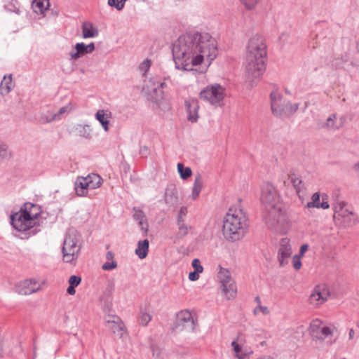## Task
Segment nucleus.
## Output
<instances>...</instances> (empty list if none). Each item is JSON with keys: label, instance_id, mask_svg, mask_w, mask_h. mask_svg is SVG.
Here are the masks:
<instances>
[{"label": "nucleus", "instance_id": "nucleus-1", "mask_svg": "<svg viewBox=\"0 0 359 359\" xmlns=\"http://www.w3.org/2000/svg\"><path fill=\"white\" fill-rule=\"evenodd\" d=\"M172 52L176 69L191 71L202 63L210 66L217 55V43L206 32L192 31L175 41Z\"/></svg>", "mask_w": 359, "mask_h": 359}, {"label": "nucleus", "instance_id": "nucleus-2", "mask_svg": "<svg viewBox=\"0 0 359 359\" xmlns=\"http://www.w3.org/2000/svg\"><path fill=\"white\" fill-rule=\"evenodd\" d=\"M266 45L262 36L255 34L248 41L245 76L248 82L259 79L266 70Z\"/></svg>", "mask_w": 359, "mask_h": 359}, {"label": "nucleus", "instance_id": "nucleus-3", "mask_svg": "<svg viewBox=\"0 0 359 359\" xmlns=\"http://www.w3.org/2000/svg\"><path fill=\"white\" fill-rule=\"evenodd\" d=\"M260 201L264 206V220L269 228L276 231L280 217V208L278 205L280 195L273 184L269 182L263 184L261 187Z\"/></svg>", "mask_w": 359, "mask_h": 359}, {"label": "nucleus", "instance_id": "nucleus-4", "mask_svg": "<svg viewBox=\"0 0 359 359\" xmlns=\"http://www.w3.org/2000/svg\"><path fill=\"white\" fill-rule=\"evenodd\" d=\"M248 228V217L240 205L231 207L223 219L222 231L229 241L244 237Z\"/></svg>", "mask_w": 359, "mask_h": 359}, {"label": "nucleus", "instance_id": "nucleus-5", "mask_svg": "<svg viewBox=\"0 0 359 359\" xmlns=\"http://www.w3.org/2000/svg\"><path fill=\"white\" fill-rule=\"evenodd\" d=\"M28 206L33 207L32 204H26L25 208L11 215V223L15 229L25 234V238L36 235L40 229L38 228L37 214L32 215L28 211Z\"/></svg>", "mask_w": 359, "mask_h": 359}, {"label": "nucleus", "instance_id": "nucleus-6", "mask_svg": "<svg viewBox=\"0 0 359 359\" xmlns=\"http://www.w3.org/2000/svg\"><path fill=\"white\" fill-rule=\"evenodd\" d=\"M270 102L272 114L280 118L290 117L299 107V103L293 104L284 100L282 93L278 90H274L270 93Z\"/></svg>", "mask_w": 359, "mask_h": 359}, {"label": "nucleus", "instance_id": "nucleus-7", "mask_svg": "<svg viewBox=\"0 0 359 359\" xmlns=\"http://www.w3.org/2000/svg\"><path fill=\"white\" fill-rule=\"evenodd\" d=\"M80 235L74 229H70L66 233L62 247L63 261L67 263H75L81 250Z\"/></svg>", "mask_w": 359, "mask_h": 359}, {"label": "nucleus", "instance_id": "nucleus-8", "mask_svg": "<svg viewBox=\"0 0 359 359\" xmlns=\"http://www.w3.org/2000/svg\"><path fill=\"white\" fill-rule=\"evenodd\" d=\"M201 100L215 107H222L226 97V89L218 83L207 86L199 94Z\"/></svg>", "mask_w": 359, "mask_h": 359}, {"label": "nucleus", "instance_id": "nucleus-9", "mask_svg": "<svg viewBox=\"0 0 359 359\" xmlns=\"http://www.w3.org/2000/svg\"><path fill=\"white\" fill-rule=\"evenodd\" d=\"M196 325V320L194 318L190 311L183 310L177 314L175 329L177 330L194 332Z\"/></svg>", "mask_w": 359, "mask_h": 359}, {"label": "nucleus", "instance_id": "nucleus-10", "mask_svg": "<svg viewBox=\"0 0 359 359\" xmlns=\"http://www.w3.org/2000/svg\"><path fill=\"white\" fill-rule=\"evenodd\" d=\"M111 304H107L104 307L105 313H110ZM104 323L106 327L110 329L114 334L121 337L124 332V324L121 319L116 315L108 313L104 318Z\"/></svg>", "mask_w": 359, "mask_h": 359}, {"label": "nucleus", "instance_id": "nucleus-11", "mask_svg": "<svg viewBox=\"0 0 359 359\" xmlns=\"http://www.w3.org/2000/svg\"><path fill=\"white\" fill-rule=\"evenodd\" d=\"M309 332L313 339L323 341L332 335L333 328L325 325L320 320L315 319L310 324Z\"/></svg>", "mask_w": 359, "mask_h": 359}, {"label": "nucleus", "instance_id": "nucleus-12", "mask_svg": "<svg viewBox=\"0 0 359 359\" xmlns=\"http://www.w3.org/2000/svg\"><path fill=\"white\" fill-rule=\"evenodd\" d=\"M41 285L34 278L26 279L18 283L15 285V291L19 294L28 295L38 292Z\"/></svg>", "mask_w": 359, "mask_h": 359}, {"label": "nucleus", "instance_id": "nucleus-13", "mask_svg": "<svg viewBox=\"0 0 359 359\" xmlns=\"http://www.w3.org/2000/svg\"><path fill=\"white\" fill-rule=\"evenodd\" d=\"M165 86V82L162 81L161 79L158 78H151L146 83L144 89L147 93L150 95L154 94L155 95L154 100L157 102L163 97V88Z\"/></svg>", "mask_w": 359, "mask_h": 359}, {"label": "nucleus", "instance_id": "nucleus-14", "mask_svg": "<svg viewBox=\"0 0 359 359\" xmlns=\"http://www.w3.org/2000/svg\"><path fill=\"white\" fill-rule=\"evenodd\" d=\"M292 255V248L290 241L287 238H282L278 249V261L281 266H285L289 262Z\"/></svg>", "mask_w": 359, "mask_h": 359}, {"label": "nucleus", "instance_id": "nucleus-15", "mask_svg": "<svg viewBox=\"0 0 359 359\" xmlns=\"http://www.w3.org/2000/svg\"><path fill=\"white\" fill-rule=\"evenodd\" d=\"M329 295V291L325 285H318L310 295L309 302L311 304L318 306L324 303Z\"/></svg>", "mask_w": 359, "mask_h": 359}, {"label": "nucleus", "instance_id": "nucleus-16", "mask_svg": "<svg viewBox=\"0 0 359 359\" xmlns=\"http://www.w3.org/2000/svg\"><path fill=\"white\" fill-rule=\"evenodd\" d=\"M184 107L187 113V120L196 123L198 119L199 103L196 98H188L184 100Z\"/></svg>", "mask_w": 359, "mask_h": 359}, {"label": "nucleus", "instance_id": "nucleus-17", "mask_svg": "<svg viewBox=\"0 0 359 359\" xmlns=\"http://www.w3.org/2000/svg\"><path fill=\"white\" fill-rule=\"evenodd\" d=\"M86 177H78L74 182L76 194L79 197H84L88 195L89 184Z\"/></svg>", "mask_w": 359, "mask_h": 359}, {"label": "nucleus", "instance_id": "nucleus-18", "mask_svg": "<svg viewBox=\"0 0 359 359\" xmlns=\"http://www.w3.org/2000/svg\"><path fill=\"white\" fill-rule=\"evenodd\" d=\"M73 110L74 106L71 102H69L67 105L60 107L57 113H52L50 119L46 118V121L52 122L60 121L65 114H69Z\"/></svg>", "mask_w": 359, "mask_h": 359}, {"label": "nucleus", "instance_id": "nucleus-19", "mask_svg": "<svg viewBox=\"0 0 359 359\" xmlns=\"http://www.w3.org/2000/svg\"><path fill=\"white\" fill-rule=\"evenodd\" d=\"M89 54L86 45L83 43H77L74 46V50L69 53V57L72 60H77L83 55Z\"/></svg>", "mask_w": 359, "mask_h": 359}, {"label": "nucleus", "instance_id": "nucleus-20", "mask_svg": "<svg viewBox=\"0 0 359 359\" xmlns=\"http://www.w3.org/2000/svg\"><path fill=\"white\" fill-rule=\"evenodd\" d=\"M49 7V0H33L32 3L33 11L38 15H44Z\"/></svg>", "mask_w": 359, "mask_h": 359}, {"label": "nucleus", "instance_id": "nucleus-21", "mask_svg": "<svg viewBox=\"0 0 359 359\" xmlns=\"http://www.w3.org/2000/svg\"><path fill=\"white\" fill-rule=\"evenodd\" d=\"M204 180L201 174H197L195 176L194 182L193 184L192 192H191V198L193 200H196L198 198L200 192L201 191L203 187Z\"/></svg>", "mask_w": 359, "mask_h": 359}, {"label": "nucleus", "instance_id": "nucleus-22", "mask_svg": "<svg viewBox=\"0 0 359 359\" xmlns=\"http://www.w3.org/2000/svg\"><path fill=\"white\" fill-rule=\"evenodd\" d=\"M134 215L133 217L134 219L138 222V224L141 227V229L144 231V233H147L148 231V224L147 222V219L145 217V215L142 210L134 208Z\"/></svg>", "mask_w": 359, "mask_h": 359}, {"label": "nucleus", "instance_id": "nucleus-23", "mask_svg": "<svg viewBox=\"0 0 359 359\" xmlns=\"http://www.w3.org/2000/svg\"><path fill=\"white\" fill-rule=\"evenodd\" d=\"M14 87L12 81V74L4 76L0 84V93L3 95L8 94Z\"/></svg>", "mask_w": 359, "mask_h": 359}, {"label": "nucleus", "instance_id": "nucleus-24", "mask_svg": "<svg viewBox=\"0 0 359 359\" xmlns=\"http://www.w3.org/2000/svg\"><path fill=\"white\" fill-rule=\"evenodd\" d=\"M149 243L147 239L140 241L137 243V246L135 249V254L140 259H143L147 256L149 252Z\"/></svg>", "mask_w": 359, "mask_h": 359}, {"label": "nucleus", "instance_id": "nucleus-25", "mask_svg": "<svg viewBox=\"0 0 359 359\" xmlns=\"http://www.w3.org/2000/svg\"><path fill=\"white\" fill-rule=\"evenodd\" d=\"M98 35V30L94 28L90 22H83L82 25V36L84 39L94 38Z\"/></svg>", "mask_w": 359, "mask_h": 359}, {"label": "nucleus", "instance_id": "nucleus-26", "mask_svg": "<svg viewBox=\"0 0 359 359\" xmlns=\"http://www.w3.org/2000/svg\"><path fill=\"white\" fill-rule=\"evenodd\" d=\"M76 130L82 138L90 140L93 137L92 129L88 124H79L76 127Z\"/></svg>", "mask_w": 359, "mask_h": 359}, {"label": "nucleus", "instance_id": "nucleus-27", "mask_svg": "<svg viewBox=\"0 0 359 359\" xmlns=\"http://www.w3.org/2000/svg\"><path fill=\"white\" fill-rule=\"evenodd\" d=\"M109 116L104 110H98L95 114V118L100 122L104 131L109 130Z\"/></svg>", "mask_w": 359, "mask_h": 359}, {"label": "nucleus", "instance_id": "nucleus-28", "mask_svg": "<svg viewBox=\"0 0 359 359\" xmlns=\"http://www.w3.org/2000/svg\"><path fill=\"white\" fill-rule=\"evenodd\" d=\"M222 289V292L224 295L228 298H233L236 294V285L234 281L230 282L227 284H224L221 285Z\"/></svg>", "mask_w": 359, "mask_h": 359}, {"label": "nucleus", "instance_id": "nucleus-29", "mask_svg": "<svg viewBox=\"0 0 359 359\" xmlns=\"http://www.w3.org/2000/svg\"><path fill=\"white\" fill-rule=\"evenodd\" d=\"M86 177L88 180L87 182L89 184L90 189H95L102 184V179L99 175L93 173L87 175Z\"/></svg>", "mask_w": 359, "mask_h": 359}, {"label": "nucleus", "instance_id": "nucleus-30", "mask_svg": "<svg viewBox=\"0 0 359 359\" xmlns=\"http://www.w3.org/2000/svg\"><path fill=\"white\" fill-rule=\"evenodd\" d=\"M289 180L292 183L293 187L296 190L297 194L300 197V194L304 189V184L302 180L297 177L294 174L290 175L289 176Z\"/></svg>", "mask_w": 359, "mask_h": 359}, {"label": "nucleus", "instance_id": "nucleus-31", "mask_svg": "<svg viewBox=\"0 0 359 359\" xmlns=\"http://www.w3.org/2000/svg\"><path fill=\"white\" fill-rule=\"evenodd\" d=\"M177 225L178 230L176 233V238L177 239H182L186 236L191 228L190 225L186 224L185 222H177Z\"/></svg>", "mask_w": 359, "mask_h": 359}, {"label": "nucleus", "instance_id": "nucleus-32", "mask_svg": "<svg viewBox=\"0 0 359 359\" xmlns=\"http://www.w3.org/2000/svg\"><path fill=\"white\" fill-rule=\"evenodd\" d=\"M218 278L219 279L221 285L233 281L229 271L223 268H221L218 272Z\"/></svg>", "mask_w": 359, "mask_h": 359}, {"label": "nucleus", "instance_id": "nucleus-33", "mask_svg": "<svg viewBox=\"0 0 359 359\" xmlns=\"http://www.w3.org/2000/svg\"><path fill=\"white\" fill-rule=\"evenodd\" d=\"M12 157V152L9 149L8 145L0 140V158L4 160H8Z\"/></svg>", "mask_w": 359, "mask_h": 359}, {"label": "nucleus", "instance_id": "nucleus-34", "mask_svg": "<svg viewBox=\"0 0 359 359\" xmlns=\"http://www.w3.org/2000/svg\"><path fill=\"white\" fill-rule=\"evenodd\" d=\"M177 170L182 180H187L192 175L191 169L189 167H184L181 163L177 164Z\"/></svg>", "mask_w": 359, "mask_h": 359}, {"label": "nucleus", "instance_id": "nucleus-35", "mask_svg": "<svg viewBox=\"0 0 359 359\" xmlns=\"http://www.w3.org/2000/svg\"><path fill=\"white\" fill-rule=\"evenodd\" d=\"M352 217H353V212L345 206L341 213H339V215L337 216V218H343L344 222L350 223Z\"/></svg>", "mask_w": 359, "mask_h": 359}, {"label": "nucleus", "instance_id": "nucleus-36", "mask_svg": "<svg viewBox=\"0 0 359 359\" xmlns=\"http://www.w3.org/2000/svg\"><path fill=\"white\" fill-rule=\"evenodd\" d=\"M346 205V203L342 201H337L334 202L333 204L334 217L337 218V216L339 215V213H341L342 210Z\"/></svg>", "mask_w": 359, "mask_h": 359}, {"label": "nucleus", "instance_id": "nucleus-37", "mask_svg": "<svg viewBox=\"0 0 359 359\" xmlns=\"http://www.w3.org/2000/svg\"><path fill=\"white\" fill-rule=\"evenodd\" d=\"M151 320V316L145 311L142 310L140 313L139 321L142 325H147Z\"/></svg>", "mask_w": 359, "mask_h": 359}, {"label": "nucleus", "instance_id": "nucleus-38", "mask_svg": "<svg viewBox=\"0 0 359 359\" xmlns=\"http://www.w3.org/2000/svg\"><path fill=\"white\" fill-rule=\"evenodd\" d=\"M127 0H108V5L114 7L118 11H121L124 8L125 3Z\"/></svg>", "mask_w": 359, "mask_h": 359}, {"label": "nucleus", "instance_id": "nucleus-39", "mask_svg": "<svg viewBox=\"0 0 359 359\" xmlns=\"http://www.w3.org/2000/svg\"><path fill=\"white\" fill-rule=\"evenodd\" d=\"M312 201L307 203L306 208H318V204L320 203V194L318 193H315L313 194L311 197Z\"/></svg>", "mask_w": 359, "mask_h": 359}, {"label": "nucleus", "instance_id": "nucleus-40", "mask_svg": "<svg viewBox=\"0 0 359 359\" xmlns=\"http://www.w3.org/2000/svg\"><path fill=\"white\" fill-rule=\"evenodd\" d=\"M259 1L260 0H240L241 4L248 10H252L255 8Z\"/></svg>", "mask_w": 359, "mask_h": 359}, {"label": "nucleus", "instance_id": "nucleus-41", "mask_svg": "<svg viewBox=\"0 0 359 359\" xmlns=\"http://www.w3.org/2000/svg\"><path fill=\"white\" fill-rule=\"evenodd\" d=\"M337 116L335 114H331L327 119L325 126L330 129H336L337 126L335 125V121Z\"/></svg>", "mask_w": 359, "mask_h": 359}, {"label": "nucleus", "instance_id": "nucleus-42", "mask_svg": "<svg viewBox=\"0 0 359 359\" xmlns=\"http://www.w3.org/2000/svg\"><path fill=\"white\" fill-rule=\"evenodd\" d=\"M187 208L184 206L181 207L177 218V222H185V217L187 215Z\"/></svg>", "mask_w": 359, "mask_h": 359}, {"label": "nucleus", "instance_id": "nucleus-43", "mask_svg": "<svg viewBox=\"0 0 359 359\" xmlns=\"http://www.w3.org/2000/svg\"><path fill=\"white\" fill-rule=\"evenodd\" d=\"M151 67V60L149 59L144 60L143 62H142L139 66V69L140 72H142L144 74L147 72Z\"/></svg>", "mask_w": 359, "mask_h": 359}, {"label": "nucleus", "instance_id": "nucleus-44", "mask_svg": "<svg viewBox=\"0 0 359 359\" xmlns=\"http://www.w3.org/2000/svg\"><path fill=\"white\" fill-rule=\"evenodd\" d=\"M117 267V262L115 260H112L111 262H107L102 266V269L104 271H111Z\"/></svg>", "mask_w": 359, "mask_h": 359}, {"label": "nucleus", "instance_id": "nucleus-45", "mask_svg": "<svg viewBox=\"0 0 359 359\" xmlns=\"http://www.w3.org/2000/svg\"><path fill=\"white\" fill-rule=\"evenodd\" d=\"M259 312L262 313L264 315H268L269 313V309L266 306L257 305L255 308L253 313L255 315H257Z\"/></svg>", "mask_w": 359, "mask_h": 359}, {"label": "nucleus", "instance_id": "nucleus-46", "mask_svg": "<svg viewBox=\"0 0 359 359\" xmlns=\"http://www.w3.org/2000/svg\"><path fill=\"white\" fill-rule=\"evenodd\" d=\"M191 265L194 270L198 273H202L203 271V267L201 264V262L198 259H194L192 261Z\"/></svg>", "mask_w": 359, "mask_h": 359}, {"label": "nucleus", "instance_id": "nucleus-47", "mask_svg": "<svg viewBox=\"0 0 359 359\" xmlns=\"http://www.w3.org/2000/svg\"><path fill=\"white\" fill-rule=\"evenodd\" d=\"M81 281V278L79 276L73 275V276H71L69 279V284L74 287H76L80 284Z\"/></svg>", "mask_w": 359, "mask_h": 359}, {"label": "nucleus", "instance_id": "nucleus-48", "mask_svg": "<svg viewBox=\"0 0 359 359\" xmlns=\"http://www.w3.org/2000/svg\"><path fill=\"white\" fill-rule=\"evenodd\" d=\"M301 257H302L298 256L297 255H295L292 257V264H293L294 268L296 270H299L301 269V266H302V262L300 260Z\"/></svg>", "mask_w": 359, "mask_h": 359}, {"label": "nucleus", "instance_id": "nucleus-49", "mask_svg": "<svg viewBox=\"0 0 359 359\" xmlns=\"http://www.w3.org/2000/svg\"><path fill=\"white\" fill-rule=\"evenodd\" d=\"M114 290V284L113 283H109L106 286L104 290V294L106 296H111L112 292Z\"/></svg>", "mask_w": 359, "mask_h": 359}, {"label": "nucleus", "instance_id": "nucleus-50", "mask_svg": "<svg viewBox=\"0 0 359 359\" xmlns=\"http://www.w3.org/2000/svg\"><path fill=\"white\" fill-rule=\"evenodd\" d=\"M52 113L53 112H51V111H47V114H44V113L41 114V116H40V122L43 124L48 123L49 122L46 121V118H47L48 119H50Z\"/></svg>", "mask_w": 359, "mask_h": 359}, {"label": "nucleus", "instance_id": "nucleus-51", "mask_svg": "<svg viewBox=\"0 0 359 359\" xmlns=\"http://www.w3.org/2000/svg\"><path fill=\"white\" fill-rule=\"evenodd\" d=\"M198 272L194 271L192 272H190L189 274V279L191 281H196L199 278Z\"/></svg>", "mask_w": 359, "mask_h": 359}, {"label": "nucleus", "instance_id": "nucleus-52", "mask_svg": "<svg viewBox=\"0 0 359 359\" xmlns=\"http://www.w3.org/2000/svg\"><path fill=\"white\" fill-rule=\"evenodd\" d=\"M231 346H232L233 349L235 351L236 354L239 353L242 350L241 346L238 343H236V341H232Z\"/></svg>", "mask_w": 359, "mask_h": 359}, {"label": "nucleus", "instance_id": "nucleus-53", "mask_svg": "<svg viewBox=\"0 0 359 359\" xmlns=\"http://www.w3.org/2000/svg\"><path fill=\"white\" fill-rule=\"evenodd\" d=\"M289 36H290V34H289V33L287 32H283L279 36V40L284 43V42H285L287 40Z\"/></svg>", "mask_w": 359, "mask_h": 359}, {"label": "nucleus", "instance_id": "nucleus-54", "mask_svg": "<svg viewBox=\"0 0 359 359\" xmlns=\"http://www.w3.org/2000/svg\"><path fill=\"white\" fill-rule=\"evenodd\" d=\"M309 249V245L308 244H303L300 247L299 253L297 255L298 256L302 257L304 254V252Z\"/></svg>", "mask_w": 359, "mask_h": 359}, {"label": "nucleus", "instance_id": "nucleus-55", "mask_svg": "<svg viewBox=\"0 0 359 359\" xmlns=\"http://www.w3.org/2000/svg\"><path fill=\"white\" fill-rule=\"evenodd\" d=\"M330 208V205L327 201L320 202L318 204V207L317 208H323V209H328Z\"/></svg>", "mask_w": 359, "mask_h": 359}, {"label": "nucleus", "instance_id": "nucleus-56", "mask_svg": "<svg viewBox=\"0 0 359 359\" xmlns=\"http://www.w3.org/2000/svg\"><path fill=\"white\" fill-rule=\"evenodd\" d=\"M75 287H76L69 285V286L67 289V293L70 295H74L76 292Z\"/></svg>", "mask_w": 359, "mask_h": 359}, {"label": "nucleus", "instance_id": "nucleus-57", "mask_svg": "<svg viewBox=\"0 0 359 359\" xmlns=\"http://www.w3.org/2000/svg\"><path fill=\"white\" fill-rule=\"evenodd\" d=\"M87 46V48H88V51L89 53H91L94 51L95 47V43L91 42L89 44L86 45Z\"/></svg>", "mask_w": 359, "mask_h": 359}, {"label": "nucleus", "instance_id": "nucleus-58", "mask_svg": "<svg viewBox=\"0 0 359 359\" xmlns=\"http://www.w3.org/2000/svg\"><path fill=\"white\" fill-rule=\"evenodd\" d=\"M252 352H249V353H238V354H236V357L238 358V359H245V356L248 355V354H250Z\"/></svg>", "mask_w": 359, "mask_h": 359}, {"label": "nucleus", "instance_id": "nucleus-59", "mask_svg": "<svg viewBox=\"0 0 359 359\" xmlns=\"http://www.w3.org/2000/svg\"><path fill=\"white\" fill-rule=\"evenodd\" d=\"M106 258L108 260H114V253L111 252V251L107 252L106 254Z\"/></svg>", "mask_w": 359, "mask_h": 359}, {"label": "nucleus", "instance_id": "nucleus-60", "mask_svg": "<svg viewBox=\"0 0 359 359\" xmlns=\"http://www.w3.org/2000/svg\"><path fill=\"white\" fill-rule=\"evenodd\" d=\"M353 170L359 176V161L354 165Z\"/></svg>", "mask_w": 359, "mask_h": 359}, {"label": "nucleus", "instance_id": "nucleus-61", "mask_svg": "<svg viewBox=\"0 0 359 359\" xmlns=\"http://www.w3.org/2000/svg\"><path fill=\"white\" fill-rule=\"evenodd\" d=\"M355 332L353 329H350L349 333H348V338L349 339H353L354 337Z\"/></svg>", "mask_w": 359, "mask_h": 359}, {"label": "nucleus", "instance_id": "nucleus-62", "mask_svg": "<svg viewBox=\"0 0 359 359\" xmlns=\"http://www.w3.org/2000/svg\"><path fill=\"white\" fill-rule=\"evenodd\" d=\"M255 302L257 304V305H261V299L259 297H256Z\"/></svg>", "mask_w": 359, "mask_h": 359}]
</instances>
